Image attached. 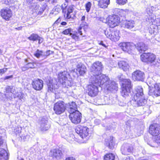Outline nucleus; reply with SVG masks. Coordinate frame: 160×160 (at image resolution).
Wrapping results in <instances>:
<instances>
[{
	"instance_id": "49530a36",
	"label": "nucleus",
	"mask_w": 160,
	"mask_h": 160,
	"mask_svg": "<svg viewBox=\"0 0 160 160\" xmlns=\"http://www.w3.org/2000/svg\"><path fill=\"white\" fill-rule=\"evenodd\" d=\"M116 2L119 5H123L128 2V0H116Z\"/></svg>"
},
{
	"instance_id": "c03bdc74",
	"label": "nucleus",
	"mask_w": 160,
	"mask_h": 160,
	"mask_svg": "<svg viewBox=\"0 0 160 160\" xmlns=\"http://www.w3.org/2000/svg\"><path fill=\"white\" fill-rule=\"evenodd\" d=\"M46 8V5H43L41 7H40L39 8L38 11L37 12L38 14V15H41L42 14L44 10H45Z\"/></svg>"
},
{
	"instance_id": "bb28decb",
	"label": "nucleus",
	"mask_w": 160,
	"mask_h": 160,
	"mask_svg": "<svg viewBox=\"0 0 160 160\" xmlns=\"http://www.w3.org/2000/svg\"><path fill=\"white\" fill-rule=\"evenodd\" d=\"M98 5L100 8H106L110 4V0H99Z\"/></svg>"
},
{
	"instance_id": "e433bc0d",
	"label": "nucleus",
	"mask_w": 160,
	"mask_h": 160,
	"mask_svg": "<svg viewBox=\"0 0 160 160\" xmlns=\"http://www.w3.org/2000/svg\"><path fill=\"white\" fill-rule=\"evenodd\" d=\"M115 155L112 153L106 154L104 157V160H115Z\"/></svg>"
},
{
	"instance_id": "a19ab883",
	"label": "nucleus",
	"mask_w": 160,
	"mask_h": 160,
	"mask_svg": "<svg viewBox=\"0 0 160 160\" xmlns=\"http://www.w3.org/2000/svg\"><path fill=\"white\" fill-rule=\"evenodd\" d=\"M63 83H62V84L63 86L65 87L68 88V87H71L72 85V82L70 81L67 80V79Z\"/></svg>"
},
{
	"instance_id": "4c0bfd02",
	"label": "nucleus",
	"mask_w": 160,
	"mask_h": 160,
	"mask_svg": "<svg viewBox=\"0 0 160 160\" xmlns=\"http://www.w3.org/2000/svg\"><path fill=\"white\" fill-rule=\"evenodd\" d=\"M34 55L38 58H41L42 60V51H40L38 49L35 53H34Z\"/></svg>"
},
{
	"instance_id": "0eeeda50",
	"label": "nucleus",
	"mask_w": 160,
	"mask_h": 160,
	"mask_svg": "<svg viewBox=\"0 0 160 160\" xmlns=\"http://www.w3.org/2000/svg\"><path fill=\"white\" fill-rule=\"evenodd\" d=\"M62 11L64 13L65 18L67 19L73 18L75 16V14L73 12L74 8L73 6H66V4L62 5Z\"/></svg>"
},
{
	"instance_id": "6ab92c4d",
	"label": "nucleus",
	"mask_w": 160,
	"mask_h": 160,
	"mask_svg": "<svg viewBox=\"0 0 160 160\" xmlns=\"http://www.w3.org/2000/svg\"><path fill=\"white\" fill-rule=\"evenodd\" d=\"M133 147L132 145L128 143L124 144L121 147V151L123 154L128 155L132 153Z\"/></svg>"
},
{
	"instance_id": "ea45409f",
	"label": "nucleus",
	"mask_w": 160,
	"mask_h": 160,
	"mask_svg": "<svg viewBox=\"0 0 160 160\" xmlns=\"http://www.w3.org/2000/svg\"><path fill=\"white\" fill-rule=\"evenodd\" d=\"M148 54L149 53H144L141 55V59L142 62H146L148 61Z\"/></svg>"
},
{
	"instance_id": "052dcab7",
	"label": "nucleus",
	"mask_w": 160,
	"mask_h": 160,
	"mask_svg": "<svg viewBox=\"0 0 160 160\" xmlns=\"http://www.w3.org/2000/svg\"><path fill=\"white\" fill-rule=\"evenodd\" d=\"M11 0H3L4 2H5V3L7 4H9L11 2Z\"/></svg>"
},
{
	"instance_id": "2f4dec72",
	"label": "nucleus",
	"mask_w": 160,
	"mask_h": 160,
	"mask_svg": "<svg viewBox=\"0 0 160 160\" xmlns=\"http://www.w3.org/2000/svg\"><path fill=\"white\" fill-rule=\"evenodd\" d=\"M119 68L124 71L128 70L129 68V66L128 63L124 61H120L118 63Z\"/></svg>"
},
{
	"instance_id": "6e6d98bb",
	"label": "nucleus",
	"mask_w": 160,
	"mask_h": 160,
	"mask_svg": "<svg viewBox=\"0 0 160 160\" xmlns=\"http://www.w3.org/2000/svg\"><path fill=\"white\" fill-rule=\"evenodd\" d=\"M37 40L38 41V43L40 44L43 41V39L42 38L39 36L38 38V39H37Z\"/></svg>"
},
{
	"instance_id": "20e7f679",
	"label": "nucleus",
	"mask_w": 160,
	"mask_h": 160,
	"mask_svg": "<svg viewBox=\"0 0 160 160\" xmlns=\"http://www.w3.org/2000/svg\"><path fill=\"white\" fill-rule=\"evenodd\" d=\"M122 84L121 95L123 97L126 98L131 94L132 87L131 81L129 79H124L122 81Z\"/></svg>"
},
{
	"instance_id": "6e6552de",
	"label": "nucleus",
	"mask_w": 160,
	"mask_h": 160,
	"mask_svg": "<svg viewBox=\"0 0 160 160\" xmlns=\"http://www.w3.org/2000/svg\"><path fill=\"white\" fill-rule=\"evenodd\" d=\"M107 21L110 27L113 28L119 24L120 22V18L116 15H110L107 18Z\"/></svg>"
},
{
	"instance_id": "a211bd4d",
	"label": "nucleus",
	"mask_w": 160,
	"mask_h": 160,
	"mask_svg": "<svg viewBox=\"0 0 160 160\" xmlns=\"http://www.w3.org/2000/svg\"><path fill=\"white\" fill-rule=\"evenodd\" d=\"M119 46L123 51L128 52L132 50L134 47L133 43L129 42H121L119 44Z\"/></svg>"
},
{
	"instance_id": "774afa93",
	"label": "nucleus",
	"mask_w": 160,
	"mask_h": 160,
	"mask_svg": "<svg viewBox=\"0 0 160 160\" xmlns=\"http://www.w3.org/2000/svg\"><path fill=\"white\" fill-rule=\"evenodd\" d=\"M124 160H131L130 158V157L128 156L126 157V158Z\"/></svg>"
},
{
	"instance_id": "8fccbe9b",
	"label": "nucleus",
	"mask_w": 160,
	"mask_h": 160,
	"mask_svg": "<svg viewBox=\"0 0 160 160\" xmlns=\"http://www.w3.org/2000/svg\"><path fill=\"white\" fill-rule=\"evenodd\" d=\"M35 67V66L33 63H28L26 64L27 68H34Z\"/></svg>"
},
{
	"instance_id": "473e14b6",
	"label": "nucleus",
	"mask_w": 160,
	"mask_h": 160,
	"mask_svg": "<svg viewBox=\"0 0 160 160\" xmlns=\"http://www.w3.org/2000/svg\"><path fill=\"white\" fill-rule=\"evenodd\" d=\"M8 158V153L4 149H0V160H7Z\"/></svg>"
},
{
	"instance_id": "39448f33",
	"label": "nucleus",
	"mask_w": 160,
	"mask_h": 160,
	"mask_svg": "<svg viewBox=\"0 0 160 160\" xmlns=\"http://www.w3.org/2000/svg\"><path fill=\"white\" fill-rule=\"evenodd\" d=\"M149 95L154 98L160 96V83L154 84V81L152 80V82H149Z\"/></svg>"
},
{
	"instance_id": "4468645a",
	"label": "nucleus",
	"mask_w": 160,
	"mask_h": 160,
	"mask_svg": "<svg viewBox=\"0 0 160 160\" xmlns=\"http://www.w3.org/2000/svg\"><path fill=\"white\" fill-rule=\"evenodd\" d=\"M87 69L85 66L81 63L78 64L77 66V68L75 70H73V72L74 73L75 72L76 76L75 75V76L78 77L79 75L82 76L84 75L86 72Z\"/></svg>"
},
{
	"instance_id": "1a4fd4ad",
	"label": "nucleus",
	"mask_w": 160,
	"mask_h": 160,
	"mask_svg": "<svg viewBox=\"0 0 160 160\" xmlns=\"http://www.w3.org/2000/svg\"><path fill=\"white\" fill-rule=\"evenodd\" d=\"M66 107L64 102L62 101H58L54 104V110L57 114L60 115L63 113Z\"/></svg>"
},
{
	"instance_id": "0e129e2a",
	"label": "nucleus",
	"mask_w": 160,
	"mask_h": 160,
	"mask_svg": "<svg viewBox=\"0 0 160 160\" xmlns=\"http://www.w3.org/2000/svg\"><path fill=\"white\" fill-rule=\"evenodd\" d=\"M22 70L23 71H25L27 69H28V68H27L26 67V65L25 66L22 67Z\"/></svg>"
},
{
	"instance_id": "c9c22d12",
	"label": "nucleus",
	"mask_w": 160,
	"mask_h": 160,
	"mask_svg": "<svg viewBox=\"0 0 160 160\" xmlns=\"http://www.w3.org/2000/svg\"><path fill=\"white\" fill-rule=\"evenodd\" d=\"M150 146L153 147H158L160 146V136L158 137L155 141L151 144H148Z\"/></svg>"
},
{
	"instance_id": "9d476101",
	"label": "nucleus",
	"mask_w": 160,
	"mask_h": 160,
	"mask_svg": "<svg viewBox=\"0 0 160 160\" xmlns=\"http://www.w3.org/2000/svg\"><path fill=\"white\" fill-rule=\"evenodd\" d=\"M69 118L72 123L78 124L80 122L82 116L79 111H76L70 114Z\"/></svg>"
},
{
	"instance_id": "5701e85b",
	"label": "nucleus",
	"mask_w": 160,
	"mask_h": 160,
	"mask_svg": "<svg viewBox=\"0 0 160 160\" xmlns=\"http://www.w3.org/2000/svg\"><path fill=\"white\" fill-rule=\"evenodd\" d=\"M136 93L134 95V99H137L138 97H145L143 92V89L140 86H138L136 89Z\"/></svg>"
},
{
	"instance_id": "4be33fe9",
	"label": "nucleus",
	"mask_w": 160,
	"mask_h": 160,
	"mask_svg": "<svg viewBox=\"0 0 160 160\" xmlns=\"http://www.w3.org/2000/svg\"><path fill=\"white\" fill-rule=\"evenodd\" d=\"M61 136L62 138H64L69 142H71L74 140V136L72 133L66 132L62 133Z\"/></svg>"
},
{
	"instance_id": "c756f323",
	"label": "nucleus",
	"mask_w": 160,
	"mask_h": 160,
	"mask_svg": "<svg viewBox=\"0 0 160 160\" xmlns=\"http://www.w3.org/2000/svg\"><path fill=\"white\" fill-rule=\"evenodd\" d=\"M148 21L150 23H151L152 25H153L154 26H156L160 24V18H157L154 19L153 16L152 15L150 16L148 18Z\"/></svg>"
},
{
	"instance_id": "423d86ee",
	"label": "nucleus",
	"mask_w": 160,
	"mask_h": 160,
	"mask_svg": "<svg viewBox=\"0 0 160 160\" xmlns=\"http://www.w3.org/2000/svg\"><path fill=\"white\" fill-rule=\"evenodd\" d=\"M102 68V64L101 62L98 61L94 63L91 68V72L93 75L92 77H96L98 76L101 77V76L103 75L101 74Z\"/></svg>"
},
{
	"instance_id": "a18cd8bd",
	"label": "nucleus",
	"mask_w": 160,
	"mask_h": 160,
	"mask_svg": "<svg viewBox=\"0 0 160 160\" xmlns=\"http://www.w3.org/2000/svg\"><path fill=\"white\" fill-rule=\"evenodd\" d=\"M92 4L91 2H89L85 4V9L87 12H89L91 9Z\"/></svg>"
},
{
	"instance_id": "f3484780",
	"label": "nucleus",
	"mask_w": 160,
	"mask_h": 160,
	"mask_svg": "<svg viewBox=\"0 0 160 160\" xmlns=\"http://www.w3.org/2000/svg\"><path fill=\"white\" fill-rule=\"evenodd\" d=\"M149 133L153 136H157L160 134V126L155 123L149 127Z\"/></svg>"
},
{
	"instance_id": "cd10ccee",
	"label": "nucleus",
	"mask_w": 160,
	"mask_h": 160,
	"mask_svg": "<svg viewBox=\"0 0 160 160\" xmlns=\"http://www.w3.org/2000/svg\"><path fill=\"white\" fill-rule=\"evenodd\" d=\"M85 16H83L81 18V21H82V23L80 24L79 29L78 30V33L80 34V35L83 36H85L84 35H83V34L82 33V29L84 30V28H82L83 27L86 26V27L87 26V23H86L85 22H84V21L85 20Z\"/></svg>"
},
{
	"instance_id": "b1692460",
	"label": "nucleus",
	"mask_w": 160,
	"mask_h": 160,
	"mask_svg": "<svg viewBox=\"0 0 160 160\" xmlns=\"http://www.w3.org/2000/svg\"><path fill=\"white\" fill-rule=\"evenodd\" d=\"M50 127V126L47 121L43 120L41 122L40 128L41 131H46L48 130Z\"/></svg>"
},
{
	"instance_id": "2eb2a0df",
	"label": "nucleus",
	"mask_w": 160,
	"mask_h": 160,
	"mask_svg": "<svg viewBox=\"0 0 160 160\" xmlns=\"http://www.w3.org/2000/svg\"><path fill=\"white\" fill-rule=\"evenodd\" d=\"M147 100L145 98V97H138L137 99H132L131 102L133 105L135 107L143 106L146 104Z\"/></svg>"
},
{
	"instance_id": "72a5a7b5",
	"label": "nucleus",
	"mask_w": 160,
	"mask_h": 160,
	"mask_svg": "<svg viewBox=\"0 0 160 160\" xmlns=\"http://www.w3.org/2000/svg\"><path fill=\"white\" fill-rule=\"evenodd\" d=\"M134 24L133 20H126L123 22V25L125 28L131 29L134 27Z\"/></svg>"
},
{
	"instance_id": "e2e57ef3",
	"label": "nucleus",
	"mask_w": 160,
	"mask_h": 160,
	"mask_svg": "<svg viewBox=\"0 0 160 160\" xmlns=\"http://www.w3.org/2000/svg\"><path fill=\"white\" fill-rule=\"evenodd\" d=\"M58 0H50V1L52 4H54L57 2Z\"/></svg>"
},
{
	"instance_id": "aec40b11",
	"label": "nucleus",
	"mask_w": 160,
	"mask_h": 160,
	"mask_svg": "<svg viewBox=\"0 0 160 160\" xmlns=\"http://www.w3.org/2000/svg\"><path fill=\"white\" fill-rule=\"evenodd\" d=\"M1 13L2 17L7 20H8L12 15L11 11L8 8L2 9Z\"/></svg>"
},
{
	"instance_id": "393cba45",
	"label": "nucleus",
	"mask_w": 160,
	"mask_h": 160,
	"mask_svg": "<svg viewBox=\"0 0 160 160\" xmlns=\"http://www.w3.org/2000/svg\"><path fill=\"white\" fill-rule=\"evenodd\" d=\"M136 48L140 53H142L148 49V47L143 42H141L137 44Z\"/></svg>"
},
{
	"instance_id": "3c124183",
	"label": "nucleus",
	"mask_w": 160,
	"mask_h": 160,
	"mask_svg": "<svg viewBox=\"0 0 160 160\" xmlns=\"http://www.w3.org/2000/svg\"><path fill=\"white\" fill-rule=\"evenodd\" d=\"M22 128H21L18 127L14 130V132L16 133V134H19L21 132Z\"/></svg>"
},
{
	"instance_id": "f257e3e1",
	"label": "nucleus",
	"mask_w": 160,
	"mask_h": 160,
	"mask_svg": "<svg viewBox=\"0 0 160 160\" xmlns=\"http://www.w3.org/2000/svg\"><path fill=\"white\" fill-rule=\"evenodd\" d=\"M100 78V83H98V85H100L102 88L110 91L117 90V84L115 82L109 80L108 77L103 75L101 76Z\"/></svg>"
},
{
	"instance_id": "69168bd1",
	"label": "nucleus",
	"mask_w": 160,
	"mask_h": 160,
	"mask_svg": "<svg viewBox=\"0 0 160 160\" xmlns=\"http://www.w3.org/2000/svg\"><path fill=\"white\" fill-rule=\"evenodd\" d=\"M61 24L63 26H65L67 24V23L65 22H63L61 23Z\"/></svg>"
},
{
	"instance_id": "7c9ffc66",
	"label": "nucleus",
	"mask_w": 160,
	"mask_h": 160,
	"mask_svg": "<svg viewBox=\"0 0 160 160\" xmlns=\"http://www.w3.org/2000/svg\"><path fill=\"white\" fill-rule=\"evenodd\" d=\"M67 72L64 71L60 73L58 75V79L59 81L61 83H63V82L67 79Z\"/></svg>"
},
{
	"instance_id": "09e8293b",
	"label": "nucleus",
	"mask_w": 160,
	"mask_h": 160,
	"mask_svg": "<svg viewBox=\"0 0 160 160\" xmlns=\"http://www.w3.org/2000/svg\"><path fill=\"white\" fill-rule=\"evenodd\" d=\"M48 91L53 92V90L55 89V86H54L52 84L50 83L48 85Z\"/></svg>"
},
{
	"instance_id": "c85d7f7f",
	"label": "nucleus",
	"mask_w": 160,
	"mask_h": 160,
	"mask_svg": "<svg viewBox=\"0 0 160 160\" xmlns=\"http://www.w3.org/2000/svg\"><path fill=\"white\" fill-rule=\"evenodd\" d=\"M77 109V105L75 102H73L69 103L68 110L70 114L78 111Z\"/></svg>"
},
{
	"instance_id": "f03ea898",
	"label": "nucleus",
	"mask_w": 160,
	"mask_h": 160,
	"mask_svg": "<svg viewBox=\"0 0 160 160\" xmlns=\"http://www.w3.org/2000/svg\"><path fill=\"white\" fill-rule=\"evenodd\" d=\"M99 76L96 77H91L90 78V81L92 84H90L88 86V90L89 95L91 97H95L96 96L98 92V86L100 87V86L98 85L97 83H100Z\"/></svg>"
},
{
	"instance_id": "f704fd0d",
	"label": "nucleus",
	"mask_w": 160,
	"mask_h": 160,
	"mask_svg": "<svg viewBox=\"0 0 160 160\" xmlns=\"http://www.w3.org/2000/svg\"><path fill=\"white\" fill-rule=\"evenodd\" d=\"M105 145L110 149H112L114 148L115 146L112 138H110L108 140H106Z\"/></svg>"
},
{
	"instance_id": "f8f14e48",
	"label": "nucleus",
	"mask_w": 160,
	"mask_h": 160,
	"mask_svg": "<svg viewBox=\"0 0 160 160\" xmlns=\"http://www.w3.org/2000/svg\"><path fill=\"white\" fill-rule=\"evenodd\" d=\"M105 33L107 38L112 41L116 42L118 41L120 39V32L118 31L113 32L105 31Z\"/></svg>"
},
{
	"instance_id": "7ed1b4c3",
	"label": "nucleus",
	"mask_w": 160,
	"mask_h": 160,
	"mask_svg": "<svg viewBox=\"0 0 160 160\" xmlns=\"http://www.w3.org/2000/svg\"><path fill=\"white\" fill-rule=\"evenodd\" d=\"M75 131L76 132L79 134L80 136L84 140V142H85L89 138V134L91 132L88 128L81 125H78L76 127Z\"/></svg>"
},
{
	"instance_id": "bf43d9fd",
	"label": "nucleus",
	"mask_w": 160,
	"mask_h": 160,
	"mask_svg": "<svg viewBox=\"0 0 160 160\" xmlns=\"http://www.w3.org/2000/svg\"><path fill=\"white\" fill-rule=\"evenodd\" d=\"M7 68H4L2 69H0V72L1 73H3L7 71Z\"/></svg>"
},
{
	"instance_id": "58836bf2",
	"label": "nucleus",
	"mask_w": 160,
	"mask_h": 160,
	"mask_svg": "<svg viewBox=\"0 0 160 160\" xmlns=\"http://www.w3.org/2000/svg\"><path fill=\"white\" fill-rule=\"evenodd\" d=\"M39 36L36 34L32 33L30 36L28 38V39L30 40L35 41L37 40Z\"/></svg>"
},
{
	"instance_id": "5fc2aeb1",
	"label": "nucleus",
	"mask_w": 160,
	"mask_h": 160,
	"mask_svg": "<svg viewBox=\"0 0 160 160\" xmlns=\"http://www.w3.org/2000/svg\"><path fill=\"white\" fill-rule=\"evenodd\" d=\"M98 43L99 45H102L104 47H105L106 48H107V47H108L107 46H106L103 42L102 41H98Z\"/></svg>"
},
{
	"instance_id": "ddd939ff",
	"label": "nucleus",
	"mask_w": 160,
	"mask_h": 160,
	"mask_svg": "<svg viewBox=\"0 0 160 160\" xmlns=\"http://www.w3.org/2000/svg\"><path fill=\"white\" fill-rule=\"evenodd\" d=\"M5 90L6 92L5 95L7 98L11 100L16 97L17 96L14 93L15 92V88L14 87L8 86L6 87Z\"/></svg>"
},
{
	"instance_id": "de8ad7c7",
	"label": "nucleus",
	"mask_w": 160,
	"mask_h": 160,
	"mask_svg": "<svg viewBox=\"0 0 160 160\" xmlns=\"http://www.w3.org/2000/svg\"><path fill=\"white\" fill-rule=\"evenodd\" d=\"M72 31V29L71 28H69L63 31L62 33L65 35H68L69 34L70 35V33H71Z\"/></svg>"
},
{
	"instance_id": "dca6fc26",
	"label": "nucleus",
	"mask_w": 160,
	"mask_h": 160,
	"mask_svg": "<svg viewBox=\"0 0 160 160\" xmlns=\"http://www.w3.org/2000/svg\"><path fill=\"white\" fill-rule=\"evenodd\" d=\"M132 77L134 81H142L145 78V74L143 72L137 70L133 72Z\"/></svg>"
},
{
	"instance_id": "603ef678",
	"label": "nucleus",
	"mask_w": 160,
	"mask_h": 160,
	"mask_svg": "<svg viewBox=\"0 0 160 160\" xmlns=\"http://www.w3.org/2000/svg\"><path fill=\"white\" fill-rule=\"evenodd\" d=\"M61 7L60 6H55L53 9V10H55V11L59 12L61 10Z\"/></svg>"
},
{
	"instance_id": "338daca9",
	"label": "nucleus",
	"mask_w": 160,
	"mask_h": 160,
	"mask_svg": "<svg viewBox=\"0 0 160 160\" xmlns=\"http://www.w3.org/2000/svg\"><path fill=\"white\" fill-rule=\"evenodd\" d=\"M61 21V19L59 18H58L57 20L55 22V23H57Z\"/></svg>"
},
{
	"instance_id": "37998d69",
	"label": "nucleus",
	"mask_w": 160,
	"mask_h": 160,
	"mask_svg": "<svg viewBox=\"0 0 160 160\" xmlns=\"http://www.w3.org/2000/svg\"><path fill=\"white\" fill-rule=\"evenodd\" d=\"M154 27L152 28H150L151 30H149L151 34H156L158 32V27L156 26H154Z\"/></svg>"
},
{
	"instance_id": "79ce46f5",
	"label": "nucleus",
	"mask_w": 160,
	"mask_h": 160,
	"mask_svg": "<svg viewBox=\"0 0 160 160\" xmlns=\"http://www.w3.org/2000/svg\"><path fill=\"white\" fill-rule=\"evenodd\" d=\"M51 52L52 53V52L50 50H48L46 52H42V59H46L48 56L50 55Z\"/></svg>"
},
{
	"instance_id": "13d9d810",
	"label": "nucleus",
	"mask_w": 160,
	"mask_h": 160,
	"mask_svg": "<svg viewBox=\"0 0 160 160\" xmlns=\"http://www.w3.org/2000/svg\"><path fill=\"white\" fill-rule=\"evenodd\" d=\"M34 8L35 10V12H37L39 9V6L38 5H36L35 6Z\"/></svg>"
},
{
	"instance_id": "4d7b16f0",
	"label": "nucleus",
	"mask_w": 160,
	"mask_h": 160,
	"mask_svg": "<svg viewBox=\"0 0 160 160\" xmlns=\"http://www.w3.org/2000/svg\"><path fill=\"white\" fill-rule=\"evenodd\" d=\"M12 77H13V75H12L9 76H6L4 78L3 80H6L7 79H8L12 78Z\"/></svg>"
},
{
	"instance_id": "412c9836",
	"label": "nucleus",
	"mask_w": 160,
	"mask_h": 160,
	"mask_svg": "<svg viewBox=\"0 0 160 160\" xmlns=\"http://www.w3.org/2000/svg\"><path fill=\"white\" fill-rule=\"evenodd\" d=\"M32 85L33 88L36 90H41L43 87V81L40 79H38L32 82Z\"/></svg>"
},
{
	"instance_id": "9b49d317",
	"label": "nucleus",
	"mask_w": 160,
	"mask_h": 160,
	"mask_svg": "<svg viewBox=\"0 0 160 160\" xmlns=\"http://www.w3.org/2000/svg\"><path fill=\"white\" fill-rule=\"evenodd\" d=\"M148 60V61L146 62L150 64L152 66L158 67L160 66V60L156 59L155 56L152 53H149Z\"/></svg>"
},
{
	"instance_id": "680f3d73",
	"label": "nucleus",
	"mask_w": 160,
	"mask_h": 160,
	"mask_svg": "<svg viewBox=\"0 0 160 160\" xmlns=\"http://www.w3.org/2000/svg\"><path fill=\"white\" fill-rule=\"evenodd\" d=\"M66 160H76V159L72 157H70L66 158Z\"/></svg>"
},
{
	"instance_id": "864d4df0",
	"label": "nucleus",
	"mask_w": 160,
	"mask_h": 160,
	"mask_svg": "<svg viewBox=\"0 0 160 160\" xmlns=\"http://www.w3.org/2000/svg\"><path fill=\"white\" fill-rule=\"evenodd\" d=\"M70 36L72 38L74 39H78V36L76 34L72 33H70Z\"/></svg>"
},
{
	"instance_id": "a878e982",
	"label": "nucleus",
	"mask_w": 160,
	"mask_h": 160,
	"mask_svg": "<svg viewBox=\"0 0 160 160\" xmlns=\"http://www.w3.org/2000/svg\"><path fill=\"white\" fill-rule=\"evenodd\" d=\"M50 154L53 157L59 158L61 156L62 153L61 151L58 149H53L50 151Z\"/></svg>"
}]
</instances>
